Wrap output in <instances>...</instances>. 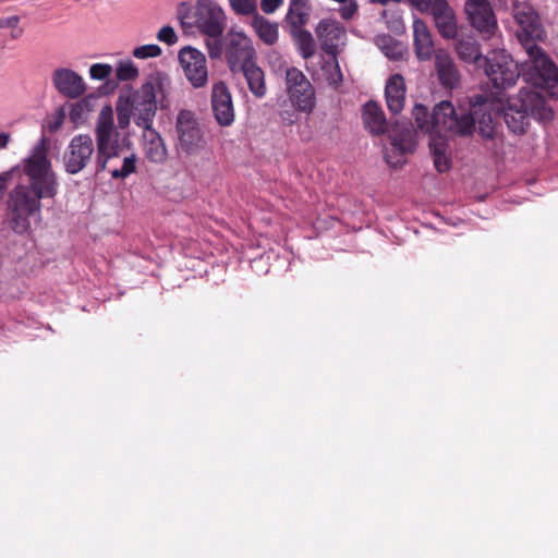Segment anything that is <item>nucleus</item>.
Returning a JSON list of instances; mask_svg holds the SVG:
<instances>
[{
    "label": "nucleus",
    "instance_id": "1",
    "mask_svg": "<svg viewBox=\"0 0 558 558\" xmlns=\"http://www.w3.org/2000/svg\"><path fill=\"white\" fill-rule=\"evenodd\" d=\"M512 11L518 25V40L527 54V60L523 63L525 81L546 89L550 97L558 98V69L537 45L546 37L537 12L529 3H515Z\"/></svg>",
    "mask_w": 558,
    "mask_h": 558
},
{
    "label": "nucleus",
    "instance_id": "2",
    "mask_svg": "<svg viewBox=\"0 0 558 558\" xmlns=\"http://www.w3.org/2000/svg\"><path fill=\"white\" fill-rule=\"evenodd\" d=\"M493 109V101L485 95L474 96L470 100L468 111L457 110L450 101L442 100L433 109L434 136H470L477 130L484 142H492L496 146L501 140L492 113Z\"/></svg>",
    "mask_w": 558,
    "mask_h": 558
},
{
    "label": "nucleus",
    "instance_id": "3",
    "mask_svg": "<svg viewBox=\"0 0 558 558\" xmlns=\"http://www.w3.org/2000/svg\"><path fill=\"white\" fill-rule=\"evenodd\" d=\"M170 85V77L157 71L151 73L140 88L122 89L116 106L119 128H128L133 118L137 126L150 130L158 105L161 108L168 106L166 99Z\"/></svg>",
    "mask_w": 558,
    "mask_h": 558
},
{
    "label": "nucleus",
    "instance_id": "4",
    "mask_svg": "<svg viewBox=\"0 0 558 558\" xmlns=\"http://www.w3.org/2000/svg\"><path fill=\"white\" fill-rule=\"evenodd\" d=\"M57 191L54 177H29L28 185H20L10 196L8 221L19 233L27 231L31 218L40 209L39 199L52 197Z\"/></svg>",
    "mask_w": 558,
    "mask_h": 558
},
{
    "label": "nucleus",
    "instance_id": "5",
    "mask_svg": "<svg viewBox=\"0 0 558 558\" xmlns=\"http://www.w3.org/2000/svg\"><path fill=\"white\" fill-rule=\"evenodd\" d=\"M365 128L373 134L379 135L388 132L390 148L386 153V161L393 167L403 162L404 155L412 153L416 146V130L409 121L396 122L388 128L386 117L379 105L367 101L363 109Z\"/></svg>",
    "mask_w": 558,
    "mask_h": 558
},
{
    "label": "nucleus",
    "instance_id": "6",
    "mask_svg": "<svg viewBox=\"0 0 558 558\" xmlns=\"http://www.w3.org/2000/svg\"><path fill=\"white\" fill-rule=\"evenodd\" d=\"M535 89L521 88L518 96L497 99L496 109L504 111V119L512 133L523 134L530 125V118L538 121H549L554 117L551 108L547 105L539 90L544 88L534 86ZM548 94V92L545 89Z\"/></svg>",
    "mask_w": 558,
    "mask_h": 558
},
{
    "label": "nucleus",
    "instance_id": "7",
    "mask_svg": "<svg viewBox=\"0 0 558 558\" xmlns=\"http://www.w3.org/2000/svg\"><path fill=\"white\" fill-rule=\"evenodd\" d=\"M177 17L183 28H197L207 37H220L227 20L223 9L215 0H196L195 5L183 1L177 8Z\"/></svg>",
    "mask_w": 558,
    "mask_h": 558
},
{
    "label": "nucleus",
    "instance_id": "8",
    "mask_svg": "<svg viewBox=\"0 0 558 558\" xmlns=\"http://www.w3.org/2000/svg\"><path fill=\"white\" fill-rule=\"evenodd\" d=\"M286 92L292 107L310 114L316 107V92L306 75L298 68L290 66L284 73Z\"/></svg>",
    "mask_w": 558,
    "mask_h": 558
},
{
    "label": "nucleus",
    "instance_id": "9",
    "mask_svg": "<svg viewBox=\"0 0 558 558\" xmlns=\"http://www.w3.org/2000/svg\"><path fill=\"white\" fill-rule=\"evenodd\" d=\"M482 68L493 86L506 90L517 84L521 73L518 63L506 51H493L483 60Z\"/></svg>",
    "mask_w": 558,
    "mask_h": 558
},
{
    "label": "nucleus",
    "instance_id": "10",
    "mask_svg": "<svg viewBox=\"0 0 558 558\" xmlns=\"http://www.w3.org/2000/svg\"><path fill=\"white\" fill-rule=\"evenodd\" d=\"M225 58L232 74L256 60L251 39L243 33H230L225 39Z\"/></svg>",
    "mask_w": 558,
    "mask_h": 558
},
{
    "label": "nucleus",
    "instance_id": "11",
    "mask_svg": "<svg viewBox=\"0 0 558 558\" xmlns=\"http://www.w3.org/2000/svg\"><path fill=\"white\" fill-rule=\"evenodd\" d=\"M465 13L471 26L484 40L493 39L499 32L497 17L488 2H465Z\"/></svg>",
    "mask_w": 558,
    "mask_h": 558
},
{
    "label": "nucleus",
    "instance_id": "12",
    "mask_svg": "<svg viewBox=\"0 0 558 558\" xmlns=\"http://www.w3.org/2000/svg\"><path fill=\"white\" fill-rule=\"evenodd\" d=\"M179 61L184 75L194 88H202L208 82L206 57L193 47H184L179 51Z\"/></svg>",
    "mask_w": 558,
    "mask_h": 558
},
{
    "label": "nucleus",
    "instance_id": "13",
    "mask_svg": "<svg viewBox=\"0 0 558 558\" xmlns=\"http://www.w3.org/2000/svg\"><path fill=\"white\" fill-rule=\"evenodd\" d=\"M210 107L214 118L220 126H230L234 122L235 110L232 94L223 81L213 84Z\"/></svg>",
    "mask_w": 558,
    "mask_h": 558
},
{
    "label": "nucleus",
    "instance_id": "14",
    "mask_svg": "<svg viewBox=\"0 0 558 558\" xmlns=\"http://www.w3.org/2000/svg\"><path fill=\"white\" fill-rule=\"evenodd\" d=\"M136 169V156L123 155L119 148L106 153H97L96 174L108 172L109 174H131Z\"/></svg>",
    "mask_w": 558,
    "mask_h": 558
},
{
    "label": "nucleus",
    "instance_id": "15",
    "mask_svg": "<svg viewBox=\"0 0 558 558\" xmlns=\"http://www.w3.org/2000/svg\"><path fill=\"white\" fill-rule=\"evenodd\" d=\"M93 151L94 145L90 136L77 135L73 137L64 155L65 170L70 174L82 171L89 161Z\"/></svg>",
    "mask_w": 558,
    "mask_h": 558
},
{
    "label": "nucleus",
    "instance_id": "16",
    "mask_svg": "<svg viewBox=\"0 0 558 558\" xmlns=\"http://www.w3.org/2000/svg\"><path fill=\"white\" fill-rule=\"evenodd\" d=\"M50 147V140L43 135L23 161L24 174H53L48 156Z\"/></svg>",
    "mask_w": 558,
    "mask_h": 558
},
{
    "label": "nucleus",
    "instance_id": "17",
    "mask_svg": "<svg viewBox=\"0 0 558 558\" xmlns=\"http://www.w3.org/2000/svg\"><path fill=\"white\" fill-rule=\"evenodd\" d=\"M177 131L182 148L191 153L198 148L202 141V132L194 113L189 110H182L177 118Z\"/></svg>",
    "mask_w": 558,
    "mask_h": 558
},
{
    "label": "nucleus",
    "instance_id": "18",
    "mask_svg": "<svg viewBox=\"0 0 558 558\" xmlns=\"http://www.w3.org/2000/svg\"><path fill=\"white\" fill-rule=\"evenodd\" d=\"M97 153H106L119 148L117 132L113 126V111L110 106H105L99 112L96 124Z\"/></svg>",
    "mask_w": 558,
    "mask_h": 558
},
{
    "label": "nucleus",
    "instance_id": "19",
    "mask_svg": "<svg viewBox=\"0 0 558 558\" xmlns=\"http://www.w3.org/2000/svg\"><path fill=\"white\" fill-rule=\"evenodd\" d=\"M52 83L61 95L71 99H76L85 93L82 76L70 69H57L52 74Z\"/></svg>",
    "mask_w": 558,
    "mask_h": 558
},
{
    "label": "nucleus",
    "instance_id": "20",
    "mask_svg": "<svg viewBox=\"0 0 558 558\" xmlns=\"http://www.w3.org/2000/svg\"><path fill=\"white\" fill-rule=\"evenodd\" d=\"M433 15L435 25L444 38H454L458 34V26L453 10L447 0H434V4L427 11Z\"/></svg>",
    "mask_w": 558,
    "mask_h": 558
},
{
    "label": "nucleus",
    "instance_id": "21",
    "mask_svg": "<svg viewBox=\"0 0 558 558\" xmlns=\"http://www.w3.org/2000/svg\"><path fill=\"white\" fill-rule=\"evenodd\" d=\"M435 70L439 83L446 88H456L460 83V73L452 57L444 49L435 51Z\"/></svg>",
    "mask_w": 558,
    "mask_h": 558
},
{
    "label": "nucleus",
    "instance_id": "22",
    "mask_svg": "<svg viewBox=\"0 0 558 558\" xmlns=\"http://www.w3.org/2000/svg\"><path fill=\"white\" fill-rule=\"evenodd\" d=\"M405 92V82L402 75L393 74L389 77L385 87V97L387 108L392 114H398L403 110Z\"/></svg>",
    "mask_w": 558,
    "mask_h": 558
},
{
    "label": "nucleus",
    "instance_id": "23",
    "mask_svg": "<svg viewBox=\"0 0 558 558\" xmlns=\"http://www.w3.org/2000/svg\"><path fill=\"white\" fill-rule=\"evenodd\" d=\"M247 84L250 92L255 98L262 99L267 94V85L265 73L260 66L257 65L256 60L243 69L239 70Z\"/></svg>",
    "mask_w": 558,
    "mask_h": 558
},
{
    "label": "nucleus",
    "instance_id": "24",
    "mask_svg": "<svg viewBox=\"0 0 558 558\" xmlns=\"http://www.w3.org/2000/svg\"><path fill=\"white\" fill-rule=\"evenodd\" d=\"M413 37L417 58L421 60L430 59L434 52V43L426 24L422 20L414 21Z\"/></svg>",
    "mask_w": 558,
    "mask_h": 558
},
{
    "label": "nucleus",
    "instance_id": "25",
    "mask_svg": "<svg viewBox=\"0 0 558 558\" xmlns=\"http://www.w3.org/2000/svg\"><path fill=\"white\" fill-rule=\"evenodd\" d=\"M456 51L465 63H472L482 68L485 57L481 52L478 43L473 37H461L457 40Z\"/></svg>",
    "mask_w": 558,
    "mask_h": 558
},
{
    "label": "nucleus",
    "instance_id": "26",
    "mask_svg": "<svg viewBox=\"0 0 558 558\" xmlns=\"http://www.w3.org/2000/svg\"><path fill=\"white\" fill-rule=\"evenodd\" d=\"M311 14L308 0H291L286 20L292 28L303 27Z\"/></svg>",
    "mask_w": 558,
    "mask_h": 558
},
{
    "label": "nucleus",
    "instance_id": "27",
    "mask_svg": "<svg viewBox=\"0 0 558 558\" xmlns=\"http://www.w3.org/2000/svg\"><path fill=\"white\" fill-rule=\"evenodd\" d=\"M252 26L259 39L266 45H274L278 40V24L271 23L260 14L252 19Z\"/></svg>",
    "mask_w": 558,
    "mask_h": 558
},
{
    "label": "nucleus",
    "instance_id": "28",
    "mask_svg": "<svg viewBox=\"0 0 558 558\" xmlns=\"http://www.w3.org/2000/svg\"><path fill=\"white\" fill-rule=\"evenodd\" d=\"M149 131V138L145 142V154L147 158L153 162H161L165 160L167 149L161 136L153 131Z\"/></svg>",
    "mask_w": 558,
    "mask_h": 558
},
{
    "label": "nucleus",
    "instance_id": "29",
    "mask_svg": "<svg viewBox=\"0 0 558 558\" xmlns=\"http://www.w3.org/2000/svg\"><path fill=\"white\" fill-rule=\"evenodd\" d=\"M412 117L420 132L434 135L435 124L433 123V112L429 113L426 106L416 104L412 110Z\"/></svg>",
    "mask_w": 558,
    "mask_h": 558
},
{
    "label": "nucleus",
    "instance_id": "30",
    "mask_svg": "<svg viewBox=\"0 0 558 558\" xmlns=\"http://www.w3.org/2000/svg\"><path fill=\"white\" fill-rule=\"evenodd\" d=\"M294 41L304 59H310L315 53V41L312 34L302 27L292 28Z\"/></svg>",
    "mask_w": 558,
    "mask_h": 558
},
{
    "label": "nucleus",
    "instance_id": "31",
    "mask_svg": "<svg viewBox=\"0 0 558 558\" xmlns=\"http://www.w3.org/2000/svg\"><path fill=\"white\" fill-rule=\"evenodd\" d=\"M433 147V156H434V165L436 170L439 173H444L449 170V159L446 156V145L444 141H436L433 140V144L430 145Z\"/></svg>",
    "mask_w": 558,
    "mask_h": 558
},
{
    "label": "nucleus",
    "instance_id": "32",
    "mask_svg": "<svg viewBox=\"0 0 558 558\" xmlns=\"http://www.w3.org/2000/svg\"><path fill=\"white\" fill-rule=\"evenodd\" d=\"M230 8L238 15L255 17L259 14L257 11V0H228Z\"/></svg>",
    "mask_w": 558,
    "mask_h": 558
},
{
    "label": "nucleus",
    "instance_id": "33",
    "mask_svg": "<svg viewBox=\"0 0 558 558\" xmlns=\"http://www.w3.org/2000/svg\"><path fill=\"white\" fill-rule=\"evenodd\" d=\"M323 71L329 85L337 87L342 83L343 76L337 60L326 62Z\"/></svg>",
    "mask_w": 558,
    "mask_h": 558
},
{
    "label": "nucleus",
    "instance_id": "34",
    "mask_svg": "<svg viewBox=\"0 0 558 558\" xmlns=\"http://www.w3.org/2000/svg\"><path fill=\"white\" fill-rule=\"evenodd\" d=\"M116 74L119 81H132L138 76V69L132 61H120Z\"/></svg>",
    "mask_w": 558,
    "mask_h": 558
},
{
    "label": "nucleus",
    "instance_id": "35",
    "mask_svg": "<svg viewBox=\"0 0 558 558\" xmlns=\"http://www.w3.org/2000/svg\"><path fill=\"white\" fill-rule=\"evenodd\" d=\"M162 53L161 48L158 45L149 44L136 47L133 50V56L137 59L156 58Z\"/></svg>",
    "mask_w": 558,
    "mask_h": 558
},
{
    "label": "nucleus",
    "instance_id": "36",
    "mask_svg": "<svg viewBox=\"0 0 558 558\" xmlns=\"http://www.w3.org/2000/svg\"><path fill=\"white\" fill-rule=\"evenodd\" d=\"M157 39L168 46H172L178 43L179 37L172 26L166 25L158 31Z\"/></svg>",
    "mask_w": 558,
    "mask_h": 558
},
{
    "label": "nucleus",
    "instance_id": "37",
    "mask_svg": "<svg viewBox=\"0 0 558 558\" xmlns=\"http://www.w3.org/2000/svg\"><path fill=\"white\" fill-rule=\"evenodd\" d=\"M225 45H222L220 37H209L206 40L208 54L211 59H218L225 53Z\"/></svg>",
    "mask_w": 558,
    "mask_h": 558
},
{
    "label": "nucleus",
    "instance_id": "38",
    "mask_svg": "<svg viewBox=\"0 0 558 558\" xmlns=\"http://www.w3.org/2000/svg\"><path fill=\"white\" fill-rule=\"evenodd\" d=\"M112 73V66L107 63H95L89 69L90 77L94 80H106Z\"/></svg>",
    "mask_w": 558,
    "mask_h": 558
},
{
    "label": "nucleus",
    "instance_id": "39",
    "mask_svg": "<svg viewBox=\"0 0 558 558\" xmlns=\"http://www.w3.org/2000/svg\"><path fill=\"white\" fill-rule=\"evenodd\" d=\"M344 32L335 23L320 22L317 27V35L323 37L324 34L331 36L332 38H339Z\"/></svg>",
    "mask_w": 558,
    "mask_h": 558
},
{
    "label": "nucleus",
    "instance_id": "40",
    "mask_svg": "<svg viewBox=\"0 0 558 558\" xmlns=\"http://www.w3.org/2000/svg\"><path fill=\"white\" fill-rule=\"evenodd\" d=\"M64 118V113L62 111H58L53 116L47 118L44 128L47 129L50 133H54L63 124Z\"/></svg>",
    "mask_w": 558,
    "mask_h": 558
},
{
    "label": "nucleus",
    "instance_id": "41",
    "mask_svg": "<svg viewBox=\"0 0 558 558\" xmlns=\"http://www.w3.org/2000/svg\"><path fill=\"white\" fill-rule=\"evenodd\" d=\"M357 8H359V5L355 0H349L345 3H342V7L339 10L340 16L343 20H350L357 12Z\"/></svg>",
    "mask_w": 558,
    "mask_h": 558
},
{
    "label": "nucleus",
    "instance_id": "42",
    "mask_svg": "<svg viewBox=\"0 0 558 558\" xmlns=\"http://www.w3.org/2000/svg\"><path fill=\"white\" fill-rule=\"evenodd\" d=\"M283 0H260V9L265 14H271L280 7H282Z\"/></svg>",
    "mask_w": 558,
    "mask_h": 558
},
{
    "label": "nucleus",
    "instance_id": "43",
    "mask_svg": "<svg viewBox=\"0 0 558 558\" xmlns=\"http://www.w3.org/2000/svg\"><path fill=\"white\" fill-rule=\"evenodd\" d=\"M295 109H281L279 111V116L281 118V121L287 124V125H293L296 120H298V116L295 113Z\"/></svg>",
    "mask_w": 558,
    "mask_h": 558
},
{
    "label": "nucleus",
    "instance_id": "44",
    "mask_svg": "<svg viewBox=\"0 0 558 558\" xmlns=\"http://www.w3.org/2000/svg\"><path fill=\"white\" fill-rule=\"evenodd\" d=\"M20 23V16L12 15L0 19V28H16Z\"/></svg>",
    "mask_w": 558,
    "mask_h": 558
},
{
    "label": "nucleus",
    "instance_id": "45",
    "mask_svg": "<svg viewBox=\"0 0 558 558\" xmlns=\"http://www.w3.org/2000/svg\"><path fill=\"white\" fill-rule=\"evenodd\" d=\"M414 8L421 12L429 11V8L434 4V0H408Z\"/></svg>",
    "mask_w": 558,
    "mask_h": 558
},
{
    "label": "nucleus",
    "instance_id": "46",
    "mask_svg": "<svg viewBox=\"0 0 558 558\" xmlns=\"http://www.w3.org/2000/svg\"><path fill=\"white\" fill-rule=\"evenodd\" d=\"M12 141L10 132H0V150L7 149Z\"/></svg>",
    "mask_w": 558,
    "mask_h": 558
},
{
    "label": "nucleus",
    "instance_id": "47",
    "mask_svg": "<svg viewBox=\"0 0 558 558\" xmlns=\"http://www.w3.org/2000/svg\"><path fill=\"white\" fill-rule=\"evenodd\" d=\"M5 189H7L5 177H0V199L3 197Z\"/></svg>",
    "mask_w": 558,
    "mask_h": 558
},
{
    "label": "nucleus",
    "instance_id": "48",
    "mask_svg": "<svg viewBox=\"0 0 558 558\" xmlns=\"http://www.w3.org/2000/svg\"><path fill=\"white\" fill-rule=\"evenodd\" d=\"M12 33H11V37L13 39H17L19 37H21V35L23 34V29L22 28H12Z\"/></svg>",
    "mask_w": 558,
    "mask_h": 558
},
{
    "label": "nucleus",
    "instance_id": "49",
    "mask_svg": "<svg viewBox=\"0 0 558 558\" xmlns=\"http://www.w3.org/2000/svg\"><path fill=\"white\" fill-rule=\"evenodd\" d=\"M372 3H378V4H383V5H386L389 0H369Z\"/></svg>",
    "mask_w": 558,
    "mask_h": 558
}]
</instances>
